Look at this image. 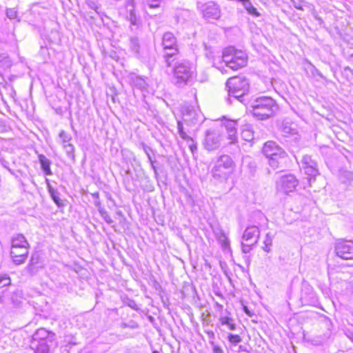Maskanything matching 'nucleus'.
Masks as SVG:
<instances>
[{
	"label": "nucleus",
	"mask_w": 353,
	"mask_h": 353,
	"mask_svg": "<svg viewBox=\"0 0 353 353\" xmlns=\"http://www.w3.org/2000/svg\"><path fill=\"white\" fill-rule=\"evenodd\" d=\"M250 108L254 117L260 120H265L275 114L278 110V105L273 99L261 97L252 102Z\"/></svg>",
	"instance_id": "f257e3e1"
},
{
	"label": "nucleus",
	"mask_w": 353,
	"mask_h": 353,
	"mask_svg": "<svg viewBox=\"0 0 353 353\" xmlns=\"http://www.w3.org/2000/svg\"><path fill=\"white\" fill-rule=\"evenodd\" d=\"M235 164L232 159L226 154L220 156L216 161L211 173L214 179L225 182L233 174Z\"/></svg>",
	"instance_id": "f03ea898"
},
{
	"label": "nucleus",
	"mask_w": 353,
	"mask_h": 353,
	"mask_svg": "<svg viewBox=\"0 0 353 353\" xmlns=\"http://www.w3.org/2000/svg\"><path fill=\"white\" fill-rule=\"evenodd\" d=\"M247 55L241 50H236L233 47L225 48L222 52L221 61L225 66L236 70L246 65Z\"/></svg>",
	"instance_id": "7ed1b4c3"
},
{
	"label": "nucleus",
	"mask_w": 353,
	"mask_h": 353,
	"mask_svg": "<svg viewBox=\"0 0 353 353\" xmlns=\"http://www.w3.org/2000/svg\"><path fill=\"white\" fill-rule=\"evenodd\" d=\"M229 99L233 97L239 101H243V97L248 92L249 83L247 79L243 77H234L230 78L226 82Z\"/></svg>",
	"instance_id": "20e7f679"
},
{
	"label": "nucleus",
	"mask_w": 353,
	"mask_h": 353,
	"mask_svg": "<svg viewBox=\"0 0 353 353\" xmlns=\"http://www.w3.org/2000/svg\"><path fill=\"white\" fill-rule=\"evenodd\" d=\"M195 68L189 61L177 62L173 70L174 81L181 87L187 84L194 75Z\"/></svg>",
	"instance_id": "39448f33"
},
{
	"label": "nucleus",
	"mask_w": 353,
	"mask_h": 353,
	"mask_svg": "<svg viewBox=\"0 0 353 353\" xmlns=\"http://www.w3.org/2000/svg\"><path fill=\"white\" fill-rule=\"evenodd\" d=\"M162 45L165 50L164 58L166 65L170 67L176 59L178 53L176 39L171 32H166L163 36Z\"/></svg>",
	"instance_id": "423d86ee"
},
{
	"label": "nucleus",
	"mask_w": 353,
	"mask_h": 353,
	"mask_svg": "<svg viewBox=\"0 0 353 353\" xmlns=\"http://www.w3.org/2000/svg\"><path fill=\"white\" fill-rule=\"evenodd\" d=\"M223 137L218 130H208L205 132L204 147L209 151L215 150L222 145Z\"/></svg>",
	"instance_id": "0eeeda50"
},
{
	"label": "nucleus",
	"mask_w": 353,
	"mask_h": 353,
	"mask_svg": "<svg viewBox=\"0 0 353 353\" xmlns=\"http://www.w3.org/2000/svg\"><path fill=\"white\" fill-rule=\"evenodd\" d=\"M197 7L207 19H218L221 17L219 6L214 1H208L204 3L199 2Z\"/></svg>",
	"instance_id": "6e6552de"
},
{
	"label": "nucleus",
	"mask_w": 353,
	"mask_h": 353,
	"mask_svg": "<svg viewBox=\"0 0 353 353\" xmlns=\"http://www.w3.org/2000/svg\"><path fill=\"white\" fill-rule=\"evenodd\" d=\"M183 121L187 125L195 124L203 121V116L199 108L194 105H188L182 110Z\"/></svg>",
	"instance_id": "1a4fd4ad"
},
{
	"label": "nucleus",
	"mask_w": 353,
	"mask_h": 353,
	"mask_svg": "<svg viewBox=\"0 0 353 353\" xmlns=\"http://www.w3.org/2000/svg\"><path fill=\"white\" fill-rule=\"evenodd\" d=\"M298 185V181L292 174L283 175L276 181L277 191L288 194L293 192Z\"/></svg>",
	"instance_id": "9d476101"
},
{
	"label": "nucleus",
	"mask_w": 353,
	"mask_h": 353,
	"mask_svg": "<svg viewBox=\"0 0 353 353\" xmlns=\"http://www.w3.org/2000/svg\"><path fill=\"white\" fill-rule=\"evenodd\" d=\"M335 251L339 257L343 259H353V242L351 241H340L336 243Z\"/></svg>",
	"instance_id": "9b49d317"
},
{
	"label": "nucleus",
	"mask_w": 353,
	"mask_h": 353,
	"mask_svg": "<svg viewBox=\"0 0 353 353\" xmlns=\"http://www.w3.org/2000/svg\"><path fill=\"white\" fill-rule=\"evenodd\" d=\"M301 163V168L308 176L309 180L314 179L319 174L316 162L310 156L305 155L302 159Z\"/></svg>",
	"instance_id": "f8f14e48"
},
{
	"label": "nucleus",
	"mask_w": 353,
	"mask_h": 353,
	"mask_svg": "<svg viewBox=\"0 0 353 353\" xmlns=\"http://www.w3.org/2000/svg\"><path fill=\"white\" fill-rule=\"evenodd\" d=\"M237 120L225 119L222 123V128H224L227 133V139L230 144L237 142Z\"/></svg>",
	"instance_id": "ddd939ff"
},
{
	"label": "nucleus",
	"mask_w": 353,
	"mask_h": 353,
	"mask_svg": "<svg viewBox=\"0 0 353 353\" xmlns=\"http://www.w3.org/2000/svg\"><path fill=\"white\" fill-rule=\"evenodd\" d=\"M280 130L284 137H294V139H298L297 125L288 119H285L282 121Z\"/></svg>",
	"instance_id": "4468645a"
},
{
	"label": "nucleus",
	"mask_w": 353,
	"mask_h": 353,
	"mask_svg": "<svg viewBox=\"0 0 353 353\" xmlns=\"http://www.w3.org/2000/svg\"><path fill=\"white\" fill-rule=\"evenodd\" d=\"M29 248H11L10 256L16 265L23 263L28 257Z\"/></svg>",
	"instance_id": "2eb2a0df"
},
{
	"label": "nucleus",
	"mask_w": 353,
	"mask_h": 353,
	"mask_svg": "<svg viewBox=\"0 0 353 353\" xmlns=\"http://www.w3.org/2000/svg\"><path fill=\"white\" fill-rule=\"evenodd\" d=\"M283 150H284L283 148L271 141L266 142L263 148V153L268 159L276 154L280 157L283 154Z\"/></svg>",
	"instance_id": "dca6fc26"
},
{
	"label": "nucleus",
	"mask_w": 353,
	"mask_h": 353,
	"mask_svg": "<svg viewBox=\"0 0 353 353\" xmlns=\"http://www.w3.org/2000/svg\"><path fill=\"white\" fill-rule=\"evenodd\" d=\"M260 235V231L256 226L252 225L248 227L243 234V239L247 242H251L252 244H256L258 242Z\"/></svg>",
	"instance_id": "f3484780"
},
{
	"label": "nucleus",
	"mask_w": 353,
	"mask_h": 353,
	"mask_svg": "<svg viewBox=\"0 0 353 353\" xmlns=\"http://www.w3.org/2000/svg\"><path fill=\"white\" fill-rule=\"evenodd\" d=\"M288 159V154L287 153L283 150V154L281 155L280 157H279V155L276 154L271 157L269 158L268 160V164L273 169H279L283 168L286 163V161Z\"/></svg>",
	"instance_id": "a211bd4d"
},
{
	"label": "nucleus",
	"mask_w": 353,
	"mask_h": 353,
	"mask_svg": "<svg viewBox=\"0 0 353 353\" xmlns=\"http://www.w3.org/2000/svg\"><path fill=\"white\" fill-rule=\"evenodd\" d=\"M214 233L223 250L230 252L231 249L228 233L221 228H216L214 230Z\"/></svg>",
	"instance_id": "6ab92c4d"
},
{
	"label": "nucleus",
	"mask_w": 353,
	"mask_h": 353,
	"mask_svg": "<svg viewBox=\"0 0 353 353\" xmlns=\"http://www.w3.org/2000/svg\"><path fill=\"white\" fill-rule=\"evenodd\" d=\"M127 14L126 18L130 21V23L133 26H139L141 21L134 12V5L132 0H129L126 6Z\"/></svg>",
	"instance_id": "aec40b11"
},
{
	"label": "nucleus",
	"mask_w": 353,
	"mask_h": 353,
	"mask_svg": "<svg viewBox=\"0 0 353 353\" xmlns=\"http://www.w3.org/2000/svg\"><path fill=\"white\" fill-rule=\"evenodd\" d=\"M41 267L39 256L37 254H34L31 256L26 270L30 274H34L38 271L39 268Z\"/></svg>",
	"instance_id": "412c9836"
},
{
	"label": "nucleus",
	"mask_w": 353,
	"mask_h": 353,
	"mask_svg": "<svg viewBox=\"0 0 353 353\" xmlns=\"http://www.w3.org/2000/svg\"><path fill=\"white\" fill-rule=\"evenodd\" d=\"M177 128L179 136L183 140L190 141V143H189V148L192 152L193 153L196 150V145L194 143V141L190 138L184 131L183 128V123L178 120L177 121Z\"/></svg>",
	"instance_id": "4be33fe9"
},
{
	"label": "nucleus",
	"mask_w": 353,
	"mask_h": 353,
	"mask_svg": "<svg viewBox=\"0 0 353 353\" xmlns=\"http://www.w3.org/2000/svg\"><path fill=\"white\" fill-rule=\"evenodd\" d=\"M29 248V243L22 234H16L12 238L11 248Z\"/></svg>",
	"instance_id": "5701e85b"
},
{
	"label": "nucleus",
	"mask_w": 353,
	"mask_h": 353,
	"mask_svg": "<svg viewBox=\"0 0 353 353\" xmlns=\"http://www.w3.org/2000/svg\"><path fill=\"white\" fill-rule=\"evenodd\" d=\"M242 139L248 142H250L254 139V131L251 125L246 124L242 126L241 133Z\"/></svg>",
	"instance_id": "b1692460"
},
{
	"label": "nucleus",
	"mask_w": 353,
	"mask_h": 353,
	"mask_svg": "<svg viewBox=\"0 0 353 353\" xmlns=\"http://www.w3.org/2000/svg\"><path fill=\"white\" fill-rule=\"evenodd\" d=\"M243 165L245 166L250 174L253 175L256 170V162L249 156L244 157L242 160Z\"/></svg>",
	"instance_id": "393cba45"
},
{
	"label": "nucleus",
	"mask_w": 353,
	"mask_h": 353,
	"mask_svg": "<svg viewBox=\"0 0 353 353\" xmlns=\"http://www.w3.org/2000/svg\"><path fill=\"white\" fill-rule=\"evenodd\" d=\"M239 2H241L243 5V8L246 10L248 14L252 15L253 17H258L261 14L257 11L256 8H254L250 0H237Z\"/></svg>",
	"instance_id": "a878e982"
},
{
	"label": "nucleus",
	"mask_w": 353,
	"mask_h": 353,
	"mask_svg": "<svg viewBox=\"0 0 353 353\" xmlns=\"http://www.w3.org/2000/svg\"><path fill=\"white\" fill-rule=\"evenodd\" d=\"M39 161L41 165V168L46 175H50L52 174L50 170V161L44 155H39Z\"/></svg>",
	"instance_id": "bb28decb"
},
{
	"label": "nucleus",
	"mask_w": 353,
	"mask_h": 353,
	"mask_svg": "<svg viewBox=\"0 0 353 353\" xmlns=\"http://www.w3.org/2000/svg\"><path fill=\"white\" fill-rule=\"evenodd\" d=\"M72 140V137L70 134L65 132L64 130H61L59 134V142L64 146L67 144H70Z\"/></svg>",
	"instance_id": "cd10ccee"
},
{
	"label": "nucleus",
	"mask_w": 353,
	"mask_h": 353,
	"mask_svg": "<svg viewBox=\"0 0 353 353\" xmlns=\"http://www.w3.org/2000/svg\"><path fill=\"white\" fill-rule=\"evenodd\" d=\"M130 48L131 50L136 54H139L141 46L139 39L137 37H131L130 39Z\"/></svg>",
	"instance_id": "c85d7f7f"
},
{
	"label": "nucleus",
	"mask_w": 353,
	"mask_h": 353,
	"mask_svg": "<svg viewBox=\"0 0 353 353\" xmlns=\"http://www.w3.org/2000/svg\"><path fill=\"white\" fill-rule=\"evenodd\" d=\"M132 84L134 87L137 88L138 89H140L141 90L146 89V86H147V83H146L145 79L140 77H135L132 79Z\"/></svg>",
	"instance_id": "c756f323"
},
{
	"label": "nucleus",
	"mask_w": 353,
	"mask_h": 353,
	"mask_svg": "<svg viewBox=\"0 0 353 353\" xmlns=\"http://www.w3.org/2000/svg\"><path fill=\"white\" fill-rule=\"evenodd\" d=\"M36 350L43 353H50V347L47 343V341L44 339H41L37 345Z\"/></svg>",
	"instance_id": "7c9ffc66"
},
{
	"label": "nucleus",
	"mask_w": 353,
	"mask_h": 353,
	"mask_svg": "<svg viewBox=\"0 0 353 353\" xmlns=\"http://www.w3.org/2000/svg\"><path fill=\"white\" fill-rule=\"evenodd\" d=\"M49 192L50 193V196L52 197V199H53L54 202L59 206V207H61V206H63L64 205L63 203V201L61 200L60 198H59V193L56 191H54V190L52 189H50L49 190Z\"/></svg>",
	"instance_id": "2f4dec72"
},
{
	"label": "nucleus",
	"mask_w": 353,
	"mask_h": 353,
	"mask_svg": "<svg viewBox=\"0 0 353 353\" xmlns=\"http://www.w3.org/2000/svg\"><path fill=\"white\" fill-rule=\"evenodd\" d=\"M63 148H64L68 158H70L71 159H74V146L70 143V144H67V145L63 146Z\"/></svg>",
	"instance_id": "473e14b6"
},
{
	"label": "nucleus",
	"mask_w": 353,
	"mask_h": 353,
	"mask_svg": "<svg viewBox=\"0 0 353 353\" xmlns=\"http://www.w3.org/2000/svg\"><path fill=\"white\" fill-rule=\"evenodd\" d=\"M228 340L230 343H232L234 345H236L242 341L241 337L239 335L233 334L231 333L228 334Z\"/></svg>",
	"instance_id": "72a5a7b5"
},
{
	"label": "nucleus",
	"mask_w": 353,
	"mask_h": 353,
	"mask_svg": "<svg viewBox=\"0 0 353 353\" xmlns=\"http://www.w3.org/2000/svg\"><path fill=\"white\" fill-rule=\"evenodd\" d=\"M292 6L301 10H303V6H305V2L303 0H291Z\"/></svg>",
	"instance_id": "f704fd0d"
},
{
	"label": "nucleus",
	"mask_w": 353,
	"mask_h": 353,
	"mask_svg": "<svg viewBox=\"0 0 353 353\" xmlns=\"http://www.w3.org/2000/svg\"><path fill=\"white\" fill-rule=\"evenodd\" d=\"M162 0H145V3L150 8H159Z\"/></svg>",
	"instance_id": "c9c22d12"
},
{
	"label": "nucleus",
	"mask_w": 353,
	"mask_h": 353,
	"mask_svg": "<svg viewBox=\"0 0 353 353\" xmlns=\"http://www.w3.org/2000/svg\"><path fill=\"white\" fill-rule=\"evenodd\" d=\"M10 279L6 274H0V285L6 286L10 285Z\"/></svg>",
	"instance_id": "e433bc0d"
},
{
	"label": "nucleus",
	"mask_w": 353,
	"mask_h": 353,
	"mask_svg": "<svg viewBox=\"0 0 353 353\" xmlns=\"http://www.w3.org/2000/svg\"><path fill=\"white\" fill-rule=\"evenodd\" d=\"M254 244H252L251 242H248V243H241V250L243 253H249L252 249V246Z\"/></svg>",
	"instance_id": "4c0bfd02"
},
{
	"label": "nucleus",
	"mask_w": 353,
	"mask_h": 353,
	"mask_svg": "<svg viewBox=\"0 0 353 353\" xmlns=\"http://www.w3.org/2000/svg\"><path fill=\"white\" fill-rule=\"evenodd\" d=\"M88 6L98 12L99 6L95 0H86Z\"/></svg>",
	"instance_id": "58836bf2"
},
{
	"label": "nucleus",
	"mask_w": 353,
	"mask_h": 353,
	"mask_svg": "<svg viewBox=\"0 0 353 353\" xmlns=\"http://www.w3.org/2000/svg\"><path fill=\"white\" fill-rule=\"evenodd\" d=\"M219 321L222 325H228L231 321H234L232 318L228 316H221L219 319Z\"/></svg>",
	"instance_id": "ea45409f"
},
{
	"label": "nucleus",
	"mask_w": 353,
	"mask_h": 353,
	"mask_svg": "<svg viewBox=\"0 0 353 353\" xmlns=\"http://www.w3.org/2000/svg\"><path fill=\"white\" fill-rule=\"evenodd\" d=\"M6 14H7V17L9 18V19H14L16 18L17 17V12L14 10V9H8L7 11H6Z\"/></svg>",
	"instance_id": "a19ab883"
},
{
	"label": "nucleus",
	"mask_w": 353,
	"mask_h": 353,
	"mask_svg": "<svg viewBox=\"0 0 353 353\" xmlns=\"http://www.w3.org/2000/svg\"><path fill=\"white\" fill-rule=\"evenodd\" d=\"M272 239L270 236V233L266 234L265 239L263 241L265 245H272Z\"/></svg>",
	"instance_id": "79ce46f5"
},
{
	"label": "nucleus",
	"mask_w": 353,
	"mask_h": 353,
	"mask_svg": "<svg viewBox=\"0 0 353 353\" xmlns=\"http://www.w3.org/2000/svg\"><path fill=\"white\" fill-rule=\"evenodd\" d=\"M143 150H144V151H145V154H147V156H148V160H149V161H150V164H151V165H152V168L154 170V169H155V168H154V165H153V161H152V157H151V156L150 155V154H149V152H148V147H146V146H144V147H143Z\"/></svg>",
	"instance_id": "37998d69"
},
{
	"label": "nucleus",
	"mask_w": 353,
	"mask_h": 353,
	"mask_svg": "<svg viewBox=\"0 0 353 353\" xmlns=\"http://www.w3.org/2000/svg\"><path fill=\"white\" fill-rule=\"evenodd\" d=\"M39 335H41L44 337L48 335V333L44 329H41L39 330L34 334V339H36Z\"/></svg>",
	"instance_id": "c03bdc74"
},
{
	"label": "nucleus",
	"mask_w": 353,
	"mask_h": 353,
	"mask_svg": "<svg viewBox=\"0 0 353 353\" xmlns=\"http://www.w3.org/2000/svg\"><path fill=\"white\" fill-rule=\"evenodd\" d=\"M344 176L347 178V181H351L353 179V173L349 171H345L343 172Z\"/></svg>",
	"instance_id": "a18cd8bd"
},
{
	"label": "nucleus",
	"mask_w": 353,
	"mask_h": 353,
	"mask_svg": "<svg viewBox=\"0 0 353 353\" xmlns=\"http://www.w3.org/2000/svg\"><path fill=\"white\" fill-rule=\"evenodd\" d=\"M212 350H213V353H224L222 348L220 346L216 345H213Z\"/></svg>",
	"instance_id": "49530a36"
},
{
	"label": "nucleus",
	"mask_w": 353,
	"mask_h": 353,
	"mask_svg": "<svg viewBox=\"0 0 353 353\" xmlns=\"http://www.w3.org/2000/svg\"><path fill=\"white\" fill-rule=\"evenodd\" d=\"M312 16L316 19L318 20L319 22H321V19L320 17H318V14H317V12L315 10H312Z\"/></svg>",
	"instance_id": "de8ad7c7"
},
{
	"label": "nucleus",
	"mask_w": 353,
	"mask_h": 353,
	"mask_svg": "<svg viewBox=\"0 0 353 353\" xmlns=\"http://www.w3.org/2000/svg\"><path fill=\"white\" fill-rule=\"evenodd\" d=\"M228 328L231 330H234L236 329V324L234 323V321H231L230 324L228 325Z\"/></svg>",
	"instance_id": "09e8293b"
},
{
	"label": "nucleus",
	"mask_w": 353,
	"mask_h": 353,
	"mask_svg": "<svg viewBox=\"0 0 353 353\" xmlns=\"http://www.w3.org/2000/svg\"><path fill=\"white\" fill-rule=\"evenodd\" d=\"M271 245H265L263 246V249L266 252H270L271 251L270 249Z\"/></svg>",
	"instance_id": "8fccbe9b"
},
{
	"label": "nucleus",
	"mask_w": 353,
	"mask_h": 353,
	"mask_svg": "<svg viewBox=\"0 0 353 353\" xmlns=\"http://www.w3.org/2000/svg\"><path fill=\"white\" fill-rule=\"evenodd\" d=\"M244 311L247 314H248L249 316H251L250 311L248 310V309L246 307H244Z\"/></svg>",
	"instance_id": "3c124183"
},
{
	"label": "nucleus",
	"mask_w": 353,
	"mask_h": 353,
	"mask_svg": "<svg viewBox=\"0 0 353 353\" xmlns=\"http://www.w3.org/2000/svg\"><path fill=\"white\" fill-rule=\"evenodd\" d=\"M213 64H214V66H215V65H216V60H214V61H213Z\"/></svg>",
	"instance_id": "603ef678"
},
{
	"label": "nucleus",
	"mask_w": 353,
	"mask_h": 353,
	"mask_svg": "<svg viewBox=\"0 0 353 353\" xmlns=\"http://www.w3.org/2000/svg\"><path fill=\"white\" fill-rule=\"evenodd\" d=\"M259 215H260L259 219H262V217H261V216H263V214H262L261 213H259Z\"/></svg>",
	"instance_id": "864d4df0"
},
{
	"label": "nucleus",
	"mask_w": 353,
	"mask_h": 353,
	"mask_svg": "<svg viewBox=\"0 0 353 353\" xmlns=\"http://www.w3.org/2000/svg\"><path fill=\"white\" fill-rule=\"evenodd\" d=\"M133 305H135V303H133V304L130 305V307H133Z\"/></svg>",
	"instance_id": "5fc2aeb1"
},
{
	"label": "nucleus",
	"mask_w": 353,
	"mask_h": 353,
	"mask_svg": "<svg viewBox=\"0 0 353 353\" xmlns=\"http://www.w3.org/2000/svg\"><path fill=\"white\" fill-rule=\"evenodd\" d=\"M133 305H135V303H133V304L130 305V307H133Z\"/></svg>",
	"instance_id": "6e6d98bb"
},
{
	"label": "nucleus",
	"mask_w": 353,
	"mask_h": 353,
	"mask_svg": "<svg viewBox=\"0 0 353 353\" xmlns=\"http://www.w3.org/2000/svg\"><path fill=\"white\" fill-rule=\"evenodd\" d=\"M34 353H43V352H41L39 351H37V350H35V352Z\"/></svg>",
	"instance_id": "4d7b16f0"
},
{
	"label": "nucleus",
	"mask_w": 353,
	"mask_h": 353,
	"mask_svg": "<svg viewBox=\"0 0 353 353\" xmlns=\"http://www.w3.org/2000/svg\"><path fill=\"white\" fill-rule=\"evenodd\" d=\"M352 57H353V54H352Z\"/></svg>",
	"instance_id": "13d9d810"
}]
</instances>
